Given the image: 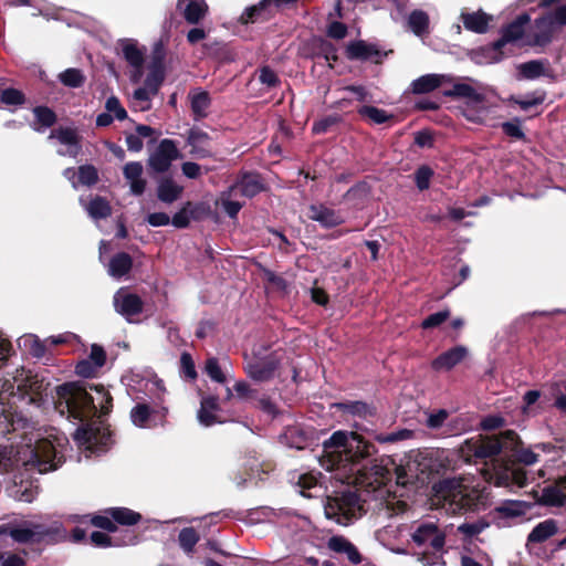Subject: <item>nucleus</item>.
<instances>
[{
  "label": "nucleus",
  "mask_w": 566,
  "mask_h": 566,
  "mask_svg": "<svg viewBox=\"0 0 566 566\" xmlns=\"http://www.w3.org/2000/svg\"><path fill=\"white\" fill-rule=\"evenodd\" d=\"M0 382V434L17 433L19 441L14 446V462L39 473L55 470L61 463L57 447L62 440L53 434L44 436L33 422L13 411L11 407L7 408L9 399L14 397L28 398V403L39 402L48 384L24 368L6 376Z\"/></svg>",
  "instance_id": "1"
},
{
  "label": "nucleus",
  "mask_w": 566,
  "mask_h": 566,
  "mask_svg": "<svg viewBox=\"0 0 566 566\" xmlns=\"http://www.w3.org/2000/svg\"><path fill=\"white\" fill-rule=\"evenodd\" d=\"M88 392L75 382L61 385L56 388L55 408L61 415H67L83 423L74 439L80 448L91 452H103L111 442V432L101 420L94 417L107 415L112 407V397L102 385H92Z\"/></svg>",
  "instance_id": "2"
},
{
  "label": "nucleus",
  "mask_w": 566,
  "mask_h": 566,
  "mask_svg": "<svg viewBox=\"0 0 566 566\" xmlns=\"http://www.w3.org/2000/svg\"><path fill=\"white\" fill-rule=\"evenodd\" d=\"M374 453V444L359 434L336 431L324 441L319 463L327 471H338L336 478L342 482L360 488L374 486L382 483L387 473L371 459Z\"/></svg>",
  "instance_id": "3"
},
{
  "label": "nucleus",
  "mask_w": 566,
  "mask_h": 566,
  "mask_svg": "<svg viewBox=\"0 0 566 566\" xmlns=\"http://www.w3.org/2000/svg\"><path fill=\"white\" fill-rule=\"evenodd\" d=\"M518 443H521L518 436L512 430H506L497 437L467 440L461 452L463 454L472 453L479 459H494L501 453L509 455V451L515 450ZM481 473L486 482L493 483L495 486L523 488L527 481L525 470L500 460H492L491 468L483 469Z\"/></svg>",
  "instance_id": "4"
},
{
  "label": "nucleus",
  "mask_w": 566,
  "mask_h": 566,
  "mask_svg": "<svg viewBox=\"0 0 566 566\" xmlns=\"http://www.w3.org/2000/svg\"><path fill=\"white\" fill-rule=\"evenodd\" d=\"M431 505L457 514L476 507L483 500V489L470 486L464 478L444 479L432 488Z\"/></svg>",
  "instance_id": "5"
},
{
  "label": "nucleus",
  "mask_w": 566,
  "mask_h": 566,
  "mask_svg": "<svg viewBox=\"0 0 566 566\" xmlns=\"http://www.w3.org/2000/svg\"><path fill=\"white\" fill-rule=\"evenodd\" d=\"M139 390L144 391L153 399L154 406L148 403H137L130 411V419L133 423L140 428H151L161 424L167 415V408L161 406L165 395V386L163 380L156 375L147 374L140 379Z\"/></svg>",
  "instance_id": "6"
},
{
  "label": "nucleus",
  "mask_w": 566,
  "mask_h": 566,
  "mask_svg": "<svg viewBox=\"0 0 566 566\" xmlns=\"http://www.w3.org/2000/svg\"><path fill=\"white\" fill-rule=\"evenodd\" d=\"M472 83L476 84L471 78H468L467 82L454 83L450 91L444 92V95L464 98L463 115L469 120L479 123L485 119L489 109L485 105L484 95Z\"/></svg>",
  "instance_id": "7"
},
{
  "label": "nucleus",
  "mask_w": 566,
  "mask_h": 566,
  "mask_svg": "<svg viewBox=\"0 0 566 566\" xmlns=\"http://www.w3.org/2000/svg\"><path fill=\"white\" fill-rule=\"evenodd\" d=\"M324 512L327 518L337 524L348 525L361 516V504L356 493L344 492L327 497Z\"/></svg>",
  "instance_id": "8"
},
{
  "label": "nucleus",
  "mask_w": 566,
  "mask_h": 566,
  "mask_svg": "<svg viewBox=\"0 0 566 566\" xmlns=\"http://www.w3.org/2000/svg\"><path fill=\"white\" fill-rule=\"evenodd\" d=\"M410 536L417 546H430L436 552L442 551L446 544V533L432 521L416 524Z\"/></svg>",
  "instance_id": "9"
},
{
  "label": "nucleus",
  "mask_w": 566,
  "mask_h": 566,
  "mask_svg": "<svg viewBox=\"0 0 566 566\" xmlns=\"http://www.w3.org/2000/svg\"><path fill=\"white\" fill-rule=\"evenodd\" d=\"M531 20V13H522L517 15L512 22L502 29L501 38L494 43V48L500 50L505 44L515 42H521L526 45Z\"/></svg>",
  "instance_id": "10"
},
{
  "label": "nucleus",
  "mask_w": 566,
  "mask_h": 566,
  "mask_svg": "<svg viewBox=\"0 0 566 566\" xmlns=\"http://www.w3.org/2000/svg\"><path fill=\"white\" fill-rule=\"evenodd\" d=\"M10 534L18 543L40 542L48 531L41 524L24 521L19 524L0 525V535Z\"/></svg>",
  "instance_id": "11"
},
{
  "label": "nucleus",
  "mask_w": 566,
  "mask_h": 566,
  "mask_svg": "<svg viewBox=\"0 0 566 566\" xmlns=\"http://www.w3.org/2000/svg\"><path fill=\"white\" fill-rule=\"evenodd\" d=\"M558 31L557 27L547 13L530 23L527 32L526 45L530 46H545L552 42L555 33Z\"/></svg>",
  "instance_id": "12"
},
{
  "label": "nucleus",
  "mask_w": 566,
  "mask_h": 566,
  "mask_svg": "<svg viewBox=\"0 0 566 566\" xmlns=\"http://www.w3.org/2000/svg\"><path fill=\"white\" fill-rule=\"evenodd\" d=\"M253 358L245 366L248 376L256 381H265L272 378L276 361L272 356H264L260 347L252 352Z\"/></svg>",
  "instance_id": "13"
},
{
  "label": "nucleus",
  "mask_w": 566,
  "mask_h": 566,
  "mask_svg": "<svg viewBox=\"0 0 566 566\" xmlns=\"http://www.w3.org/2000/svg\"><path fill=\"white\" fill-rule=\"evenodd\" d=\"M177 157L178 149L175 143L170 139H164L150 156L149 165L154 170L164 172L170 167L171 161Z\"/></svg>",
  "instance_id": "14"
},
{
  "label": "nucleus",
  "mask_w": 566,
  "mask_h": 566,
  "mask_svg": "<svg viewBox=\"0 0 566 566\" xmlns=\"http://www.w3.org/2000/svg\"><path fill=\"white\" fill-rule=\"evenodd\" d=\"M114 306L117 313L125 316L128 322H132V316L142 312L143 302L136 294L120 289L114 295Z\"/></svg>",
  "instance_id": "15"
},
{
  "label": "nucleus",
  "mask_w": 566,
  "mask_h": 566,
  "mask_svg": "<svg viewBox=\"0 0 566 566\" xmlns=\"http://www.w3.org/2000/svg\"><path fill=\"white\" fill-rule=\"evenodd\" d=\"M122 52L125 60L134 69L130 74V81L138 83L143 76V64L145 60V50L138 48V45L130 41L125 40L122 42Z\"/></svg>",
  "instance_id": "16"
},
{
  "label": "nucleus",
  "mask_w": 566,
  "mask_h": 566,
  "mask_svg": "<svg viewBox=\"0 0 566 566\" xmlns=\"http://www.w3.org/2000/svg\"><path fill=\"white\" fill-rule=\"evenodd\" d=\"M469 350L465 346L458 345L440 354L432 360L431 367L436 371H449L467 358Z\"/></svg>",
  "instance_id": "17"
},
{
  "label": "nucleus",
  "mask_w": 566,
  "mask_h": 566,
  "mask_svg": "<svg viewBox=\"0 0 566 566\" xmlns=\"http://www.w3.org/2000/svg\"><path fill=\"white\" fill-rule=\"evenodd\" d=\"M518 80H536L538 77H553V71L547 60H532L516 65Z\"/></svg>",
  "instance_id": "18"
},
{
  "label": "nucleus",
  "mask_w": 566,
  "mask_h": 566,
  "mask_svg": "<svg viewBox=\"0 0 566 566\" xmlns=\"http://www.w3.org/2000/svg\"><path fill=\"white\" fill-rule=\"evenodd\" d=\"M144 168L138 161H130L124 166L123 174L127 180L130 192L140 196L146 189V180L143 178Z\"/></svg>",
  "instance_id": "19"
},
{
  "label": "nucleus",
  "mask_w": 566,
  "mask_h": 566,
  "mask_svg": "<svg viewBox=\"0 0 566 566\" xmlns=\"http://www.w3.org/2000/svg\"><path fill=\"white\" fill-rule=\"evenodd\" d=\"M50 138H56L62 146L69 147V150H57V154L61 156L76 157L80 153L78 137L72 128L55 129L51 132Z\"/></svg>",
  "instance_id": "20"
},
{
  "label": "nucleus",
  "mask_w": 566,
  "mask_h": 566,
  "mask_svg": "<svg viewBox=\"0 0 566 566\" xmlns=\"http://www.w3.org/2000/svg\"><path fill=\"white\" fill-rule=\"evenodd\" d=\"M177 7L186 21L191 24L202 20L208 11L205 0H178Z\"/></svg>",
  "instance_id": "21"
},
{
  "label": "nucleus",
  "mask_w": 566,
  "mask_h": 566,
  "mask_svg": "<svg viewBox=\"0 0 566 566\" xmlns=\"http://www.w3.org/2000/svg\"><path fill=\"white\" fill-rule=\"evenodd\" d=\"M191 147L190 155L197 159H203L211 156L210 138L207 133L198 129L190 130L187 139Z\"/></svg>",
  "instance_id": "22"
},
{
  "label": "nucleus",
  "mask_w": 566,
  "mask_h": 566,
  "mask_svg": "<svg viewBox=\"0 0 566 566\" xmlns=\"http://www.w3.org/2000/svg\"><path fill=\"white\" fill-rule=\"evenodd\" d=\"M327 547L337 554H344L353 565L361 562V555L357 547L344 536H332L327 542Z\"/></svg>",
  "instance_id": "23"
},
{
  "label": "nucleus",
  "mask_w": 566,
  "mask_h": 566,
  "mask_svg": "<svg viewBox=\"0 0 566 566\" xmlns=\"http://www.w3.org/2000/svg\"><path fill=\"white\" fill-rule=\"evenodd\" d=\"M64 177L71 181L72 186L76 188L78 185L92 186L98 179L97 170L94 166L85 165L75 171L73 168H67L63 172Z\"/></svg>",
  "instance_id": "24"
},
{
  "label": "nucleus",
  "mask_w": 566,
  "mask_h": 566,
  "mask_svg": "<svg viewBox=\"0 0 566 566\" xmlns=\"http://www.w3.org/2000/svg\"><path fill=\"white\" fill-rule=\"evenodd\" d=\"M449 82H451V77L449 75L426 74L412 81L411 91L415 94H426Z\"/></svg>",
  "instance_id": "25"
},
{
  "label": "nucleus",
  "mask_w": 566,
  "mask_h": 566,
  "mask_svg": "<svg viewBox=\"0 0 566 566\" xmlns=\"http://www.w3.org/2000/svg\"><path fill=\"white\" fill-rule=\"evenodd\" d=\"M308 218L326 228L336 227L344 222L342 214L322 205L311 206Z\"/></svg>",
  "instance_id": "26"
},
{
  "label": "nucleus",
  "mask_w": 566,
  "mask_h": 566,
  "mask_svg": "<svg viewBox=\"0 0 566 566\" xmlns=\"http://www.w3.org/2000/svg\"><path fill=\"white\" fill-rule=\"evenodd\" d=\"M406 27L416 36L423 39L430 33L429 14L421 9L412 10L406 19Z\"/></svg>",
  "instance_id": "27"
},
{
  "label": "nucleus",
  "mask_w": 566,
  "mask_h": 566,
  "mask_svg": "<svg viewBox=\"0 0 566 566\" xmlns=\"http://www.w3.org/2000/svg\"><path fill=\"white\" fill-rule=\"evenodd\" d=\"M542 501L546 505L562 506L566 503V478L556 481L542 491Z\"/></svg>",
  "instance_id": "28"
},
{
  "label": "nucleus",
  "mask_w": 566,
  "mask_h": 566,
  "mask_svg": "<svg viewBox=\"0 0 566 566\" xmlns=\"http://www.w3.org/2000/svg\"><path fill=\"white\" fill-rule=\"evenodd\" d=\"M461 20L467 30L475 33H484L493 21V17L479 10L471 13H462Z\"/></svg>",
  "instance_id": "29"
},
{
  "label": "nucleus",
  "mask_w": 566,
  "mask_h": 566,
  "mask_svg": "<svg viewBox=\"0 0 566 566\" xmlns=\"http://www.w3.org/2000/svg\"><path fill=\"white\" fill-rule=\"evenodd\" d=\"M557 533V524L554 520H545L538 523L527 536V547L541 544Z\"/></svg>",
  "instance_id": "30"
},
{
  "label": "nucleus",
  "mask_w": 566,
  "mask_h": 566,
  "mask_svg": "<svg viewBox=\"0 0 566 566\" xmlns=\"http://www.w3.org/2000/svg\"><path fill=\"white\" fill-rule=\"evenodd\" d=\"M272 3L273 0H263L258 6L245 9L240 17V21L247 24L268 20L273 13Z\"/></svg>",
  "instance_id": "31"
},
{
  "label": "nucleus",
  "mask_w": 566,
  "mask_h": 566,
  "mask_svg": "<svg viewBox=\"0 0 566 566\" xmlns=\"http://www.w3.org/2000/svg\"><path fill=\"white\" fill-rule=\"evenodd\" d=\"M518 446L520 443L516 446L515 450L509 451V455L514 454L516 459L525 465H532L538 461L539 453L537 451L549 452L554 449L549 443H538L532 449H518Z\"/></svg>",
  "instance_id": "32"
},
{
  "label": "nucleus",
  "mask_w": 566,
  "mask_h": 566,
  "mask_svg": "<svg viewBox=\"0 0 566 566\" xmlns=\"http://www.w3.org/2000/svg\"><path fill=\"white\" fill-rule=\"evenodd\" d=\"M531 509V505L524 501H505L496 506L494 513L497 518H513L525 515Z\"/></svg>",
  "instance_id": "33"
},
{
  "label": "nucleus",
  "mask_w": 566,
  "mask_h": 566,
  "mask_svg": "<svg viewBox=\"0 0 566 566\" xmlns=\"http://www.w3.org/2000/svg\"><path fill=\"white\" fill-rule=\"evenodd\" d=\"M231 189L242 197L252 198L262 190V184L258 176L245 175L238 180Z\"/></svg>",
  "instance_id": "34"
},
{
  "label": "nucleus",
  "mask_w": 566,
  "mask_h": 566,
  "mask_svg": "<svg viewBox=\"0 0 566 566\" xmlns=\"http://www.w3.org/2000/svg\"><path fill=\"white\" fill-rule=\"evenodd\" d=\"M538 6L549 9L547 14L558 30L566 27V0H541Z\"/></svg>",
  "instance_id": "35"
},
{
  "label": "nucleus",
  "mask_w": 566,
  "mask_h": 566,
  "mask_svg": "<svg viewBox=\"0 0 566 566\" xmlns=\"http://www.w3.org/2000/svg\"><path fill=\"white\" fill-rule=\"evenodd\" d=\"M133 266V260L129 254L125 252L114 255L107 268L108 274L114 279H120L126 275Z\"/></svg>",
  "instance_id": "36"
},
{
  "label": "nucleus",
  "mask_w": 566,
  "mask_h": 566,
  "mask_svg": "<svg viewBox=\"0 0 566 566\" xmlns=\"http://www.w3.org/2000/svg\"><path fill=\"white\" fill-rule=\"evenodd\" d=\"M379 52L371 44L364 41H356L347 46V56L349 59L369 60L374 56H378Z\"/></svg>",
  "instance_id": "37"
},
{
  "label": "nucleus",
  "mask_w": 566,
  "mask_h": 566,
  "mask_svg": "<svg viewBox=\"0 0 566 566\" xmlns=\"http://www.w3.org/2000/svg\"><path fill=\"white\" fill-rule=\"evenodd\" d=\"M18 346L33 357L41 358L45 354V347L38 336L25 334L18 339Z\"/></svg>",
  "instance_id": "38"
},
{
  "label": "nucleus",
  "mask_w": 566,
  "mask_h": 566,
  "mask_svg": "<svg viewBox=\"0 0 566 566\" xmlns=\"http://www.w3.org/2000/svg\"><path fill=\"white\" fill-rule=\"evenodd\" d=\"M219 409L218 398L213 396L205 397L201 399L200 409L198 411V420L205 427H210L216 423V416H207V410L217 411Z\"/></svg>",
  "instance_id": "39"
},
{
  "label": "nucleus",
  "mask_w": 566,
  "mask_h": 566,
  "mask_svg": "<svg viewBox=\"0 0 566 566\" xmlns=\"http://www.w3.org/2000/svg\"><path fill=\"white\" fill-rule=\"evenodd\" d=\"M191 109L197 118L205 117L210 105V97L207 92L196 91L189 94Z\"/></svg>",
  "instance_id": "40"
},
{
  "label": "nucleus",
  "mask_w": 566,
  "mask_h": 566,
  "mask_svg": "<svg viewBox=\"0 0 566 566\" xmlns=\"http://www.w3.org/2000/svg\"><path fill=\"white\" fill-rule=\"evenodd\" d=\"M199 539L200 536L193 527H185L179 532L178 535L179 546L187 555L193 553V548Z\"/></svg>",
  "instance_id": "41"
},
{
  "label": "nucleus",
  "mask_w": 566,
  "mask_h": 566,
  "mask_svg": "<svg viewBox=\"0 0 566 566\" xmlns=\"http://www.w3.org/2000/svg\"><path fill=\"white\" fill-rule=\"evenodd\" d=\"M182 187L170 179L163 180L158 186V198L164 202H172L178 199Z\"/></svg>",
  "instance_id": "42"
},
{
  "label": "nucleus",
  "mask_w": 566,
  "mask_h": 566,
  "mask_svg": "<svg viewBox=\"0 0 566 566\" xmlns=\"http://www.w3.org/2000/svg\"><path fill=\"white\" fill-rule=\"evenodd\" d=\"M107 513L111 515L114 523L117 522L123 525H134L140 518L138 513L125 507H114L107 511Z\"/></svg>",
  "instance_id": "43"
},
{
  "label": "nucleus",
  "mask_w": 566,
  "mask_h": 566,
  "mask_svg": "<svg viewBox=\"0 0 566 566\" xmlns=\"http://www.w3.org/2000/svg\"><path fill=\"white\" fill-rule=\"evenodd\" d=\"M85 209L93 219H102L111 214L109 203L101 197L92 199Z\"/></svg>",
  "instance_id": "44"
},
{
  "label": "nucleus",
  "mask_w": 566,
  "mask_h": 566,
  "mask_svg": "<svg viewBox=\"0 0 566 566\" xmlns=\"http://www.w3.org/2000/svg\"><path fill=\"white\" fill-rule=\"evenodd\" d=\"M238 196L239 195L232 191V189L230 188L220 197L222 208L230 218H235L242 208V203L234 199Z\"/></svg>",
  "instance_id": "45"
},
{
  "label": "nucleus",
  "mask_w": 566,
  "mask_h": 566,
  "mask_svg": "<svg viewBox=\"0 0 566 566\" xmlns=\"http://www.w3.org/2000/svg\"><path fill=\"white\" fill-rule=\"evenodd\" d=\"M33 113L36 119L33 128L38 132L52 126L55 122V114L48 107H35Z\"/></svg>",
  "instance_id": "46"
},
{
  "label": "nucleus",
  "mask_w": 566,
  "mask_h": 566,
  "mask_svg": "<svg viewBox=\"0 0 566 566\" xmlns=\"http://www.w3.org/2000/svg\"><path fill=\"white\" fill-rule=\"evenodd\" d=\"M416 459L408 460L405 467L401 465L396 468V480L398 484L407 485L413 479L418 478V474L416 473Z\"/></svg>",
  "instance_id": "47"
},
{
  "label": "nucleus",
  "mask_w": 566,
  "mask_h": 566,
  "mask_svg": "<svg viewBox=\"0 0 566 566\" xmlns=\"http://www.w3.org/2000/svg\"><path fill=\"white\" fill-rule=\"evenodd\" d=\"M490 526L489 522L483 518L465 522L458 526V531L463 534L467 538H471L481 534Z\"/></svg>",
  "instance_id": "48"
},
{
  "label": "nucleus",
  "mask_w": 566,
  "mask_h": 566,
  "mask_svg": "<svg viewBox=\"0 0 566 566\" xmlns=\"http://www.w3.org/2000/svg\"><path fill=\"white\" fill-rule=\"evenodd\" d=\"M155 95L148 87H139L134 92L133 106L139 111H146L150 107V97Z\"/></svg>",
  "instance_id": "49"
},
{
  "label": "nucleus",
  "mask_w": 566,
  "mask_h": 566,
  "mask_svg": "<svg viewBox=\"0 0 566 566\" xmlns=\"http://www.w3.org/2000/svg\"><path fill=\"white\" fill-rule=\"evenodd\" d=\"M358 113L374 122L375 124H382L389 119V115L386 111L374 107V106H363L359 108Z\"/></svg>",
  "instance_id": "50"
},
{
  "label": "nucleus",
  "mask_w": 566,
  "mask_h": 566,
  "mask_svg": "<svg viewBox=\"0 0 566 566\" xmlns=\"http://www.w3.org/2000/svg\"><path fill=\"white\" fill-rule=\"evenodd\" d=\"M59 77L64 85L70 87H78L84 82V76L77 69H67Z\"/></svg>",
  "instance_id": "51"
},
{
  "label": "nucleus",
  "mask_w": 566,
  "mask_h": 566,
  "mask_svg": "<svg viewBox=\"0 0 566 566\" xmlns=\"http://www.w3.org/2000/svg\"><path fill=\"white\" fill-rule=\"evenodd\" d=\"M105 109L109 115L118 120H124L127 117L126 109L122 106L116 96H111L106 99Z\"/></svg>",
  "instance_id": "52"
},
{
  "label": "nucleus",
  "mask_w": 566,
  "mask_h": 566,
  "mask_svg": "<svg viewBox=\"0 0 566 566\" xmlns=\"http://www.w3.org/2000/svg\"><path fill=\"white\" fill-rule=\"evenodd\" d=\"M544 93H532L523 98H514L513 101L524 111L530 109L533 106L539 105L544 102Z\"/></svg>",
  "instance_id": "53"
},
{
  "label": "nucleus",
  "mask_w": 566,
  "mask_h": 566,
  "mask_svg": "<svg viewBox=\"0 0 566 566\" xmlns=\"http://www.w3.org/2000/svg\"><path fill=\"white\" fill-rule=\"evenodd\" d=\"M450 317V311L443 310L429 315L422 323L421 326L424 329L433 328L444 323Z\"/></svg>",
  "instance_id": "54"
},
{
  "label": "nucleus",
  "mask_w": 566,
  "mask_h": 566,
  "mask_svg": "<svg viewBox=\"0 0 566 566\" xmlns=\"http://www.w3.org/2000/svg\"><path fill=\"white\" fill-rule=\"evenodd\" d=\"M206 371L209 377L217 382H224L226 376L217 360V358H209L206 363Z\"/></svg>",
  "instance_id": "55"
},
{
  "label": "nucleus",
  "mask_w": 566,
  "mask_h": 566,
  "mask_svg": "<svg viewBox=\"0 0 566 566\" xmlns=\"http://www.w3.org/2000/svg\"><path fill=\"white\" fill-rule=\"evenodd\" d=\"M1 102L6 105H21L24 103V96L22 92L15 88H7L2 91Z\"/></svg>",
  "instance_id": "56"
},
{
  "label": "nucleus",
  "mask_w": 566,
  "mask_h": 566,
  "mask_svg": "<svg viewBox=\"0 0 566 566\" xmlns=\"http://www.w3.org/2000/svg\"><path fill=\"white\" fill-rule=\"evenodd\" d=\"M432 175H433V171L428 166H421L420 168H418V170L416 171L417 187L420 190L428 189Z\"/></svg>",
  "instance_id": "57"
},
{
  "label": "nucleus",
  "mask_w": 566,
  "mask_h": 566,
  "mask_svg": "<svg viewBox=\"0 0 566 566\" xmlns=\"http://www.w3.org/2000/svg\"><path fill=\"white\" fill-rule=\"evenodd\" d=\"M335 406L337 408H339L344 411L350 412L353 415L366 416L367 413H369L368 406L361 401H354V402H348V403H337Z\"/></svg>",
  "instance_id": "58"
},
{
  "label": "nucleus",
  "mask_w": 566,
  "mask_h": 566,
  "mask_svg": "<svg viewBox=\"0 0 566 566\" xmlns=\"http://www.w3.org/2000/svg\"><path fill=\"white\" fill-rule=\"evenodd\" d=\"M97 369L98 367H95V365L88 359L81 360L75 367L76 374L85 378L92 377Z\"/></svg>",
  "instance_id": "59"
},
{
  "label": "nucleus",
  "mask_w": 566,
  "mask_h": 566,
  "mask_svg": "<svg viewBox=\"0 0 566 566\" xmlns=\"http://www.w3.org/2000/svg\"><path fill=\"white\" fill-rule=\"evenodd\" d=\"M91 523L99 528L114 532L116 530L115 523L113 518L106 516V515H95L91 517Z\"/></svg>",
  "instance_id": "60"
},
{
  "label": "nucleus",
  "mask_w": 566,
  "mask_h": 566,
  "mask_svg": "<svg viewBox=\"0 0 566 566\" xmlns=\"http://www.w3.org/2000/svg\"><path fill=\"white\" fill-rule=\"evenodd\" d=\"M88 360H91L95 367L101 368L106 360V354L104 349L98 345H92Z\"/></svg>",
  "instance_id": "61"
},
{
  "label": "nucleus",
  "mask_w": 566,
  "mask_h": 566,
  "mask_svg": "<svg viewBox=\"0 0 566 566\" xmlns=\"http://www.w3.org/2000/svg\"><path fill=\"white\" fill-rule=\"evenodd\" d=\"M163 81V73L159 69H155L148 74L145 86L153 91L155 94L157 93L158 86Z\"/></svg>",
  "instance_id": "62"
},
{
  "label": "nucleus",
  "mask_w": 566,
  "mask_h": 566,
  "mask_svg": "<svg viewBox=\"0 0 566 566\" xmlns=\"http://www.w3.org/2000/svg\"><path fill=\"white\" fill-rule=\"evenodd\" d=\"M413 436V432L408 429L398 430L396 432H391L387 436L380 437L379 441L381 442H396L400 440L409 439Z\"/></svg>",
  "instance_id": "63"
},
{
  "label": "nucleus",
  "mask_w": 566,
  "mask_h": 566,
  "mask_svg": "<svg viewBox=\"0 0 566 566\" xmlns=\"http://www.w3.org/2000/svg\"><path fill=\"white\" fill-rule=\"evenodd\" d=\"M448 418L446 410H439L438 412L431 413L427 419V426L431 429L440 428Z\"/></svg>",
  "instance_id": "64"
}]
</instances>
